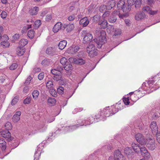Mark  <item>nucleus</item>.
I'll return each mask as SVG.
<instances>
[{
    "label": "nucleus",
    "mask_w": 160,
    "mask_h": 160,
    "mask_svg": "<svg viewBox=\"0 0 160 160\" xmlns=\"http://www.w3.org/2000/svg\"><path fill=\"white\" fill-rule=\"evenodd\" d=\"M76 14L74 13L69 16L68 18V20L71 21L74 20L76 17Z\"/></svg>",
    "instance_id": "nucleus-48"
},
{
    "label": "nucleus",
    "mask_w": 160,
    "mask_h": 160,
    "mask_svg": "<svg viewBox=\"0 0 160 160\" xmlns=\"http://www.w3.org/2000/svg\"><path fill=\"white\" fill-rule=\"evenodd\" d=\"M82 36L83 37V42L84 43H89L92 40L93 38L92 34L87 30L82 31Z\"/></svg>",
    "instance_id": "nucleus-1"
},
{
    "label": "nucleus",
    "mask_w": 160,
    "mask_h": 160,
    "mask_svg": "<svg viewBox=\"0 0 160 160\" xmlns=\"http://www.w3.org/2000/svg\"><path fill=\"white\" fill-rule=\"evenodd\" d=\"M0 134L3 138H7L8 141H11L12 138L11 137V134L10 132L7 130H3L0 132Z\"/></svg>",
    "instance_id": "nucleus-7"
},
{
    "label": "nucleus",
    "mask_w": 160,
    "mask_h": 160,
    "mask_svg": "<svg viewBox=\"0 0 160 160\" xmlns=\"http://www.w3.org/2000/svg\"><path fill=\"white\" fill-rule=\"evenodd\" d=\"M145 17V15L143 12H139L137 13L135 16V19L137 20H139L143 19Z\"/></svg>",
    "instance_id": "nucleus-18"
},
{
    "label": "nucleus",
    "mask_w": 160,
    "mask_h": 160,
    "mask_svg": "<svg viewBox=\"0 0 160 160\" xmlns=\"http://www.w3.org/2000/svg\"><path fill=\"white\" fill-rule=\"evenodd\" d=\"M124 153L127 155L132 156L133 155L134 152H132L131 148L127 147L124 150Z\"/></svg>",
    "instance_id": "nucleus-21"
},
{
    "label": "nucleus",
    "mask_w": 160,
    "mask_h": 160,
    "mask_svg": "<svg viewBox=\"0 0 160 160\" xmlns=\"http://www.w3.org/2000/svg\"><path fill=\"white\" fill-rule=\"evenodd\" d=\"M119 12L117 11H114L112 14V19L111 18V22H115L117 20V17L118 15L119 14Z\"/></svg>",
    "instance_id": "nucleus-20"
},
{
    "label": "nucleus",
    "mask_w": 160,
    "mask_h": 160,
    "mask_svg": "<svg viewBox=\"0 0 160 160\" xmlns=\"http://www.w3.org/2000/svg\"><path fill=\"white\" fill-rule=\"evenodd\" d=\"M135 138L137 141L140 143L142 145L146 144V140L144 138V137L142 134L138 133L135 135Z\"/></svg>",
    "instance_id": "nucleus-5"
},
{
    "label": "nucleus",
    "mask_w": 160,
    "mask_h": 160,
    "mask_svg": "<svg viewBox=\"0 0 160 160\" xmlns=\"http://www.w3.org/2000/svg\"><path fill=\"white\" fill-rule=\"evenodd\" d=\"M67 44V42L66 40H62L60 41L58 45L59 48L62 50L66 47Z\"/></svg>",
    "instance_id": "nucleus-22"
},
{
    "label": "nucleus",
    "mask_w": 160,
    "mask_h": 160,
    "mask_svg": "<svg viewBox=\"0 0 160 160\" xmlns=\"http://www.w3.org/2000/svg\"><path fill=\"white\" fill-rule=\"evenodd\" d=\"M97 40L99 41H101V42H103V43L105 42V41H106V39L105 37V35L103 36H101L97 39Z\"/></svg>",
    "instance_id": "nucleus-45"
},
{
    "label": "nucleus",
    "mask_w": 160,
    "mask_h": 160,
    "mask_svg": "<svg viewBox=\"0 0 160 160\" xmlns=\"http://www.w3.org/2000/svg\"><path fill=\"white\" fill-rule=\"evenodd\" d=\"M48 102L49 103L54 104L56 102V100L54 98H49L48 99Z\"/></svg>",
    "instance_id": "nucleus-41"
},
{
    "label": "nucleus",
    "mask_w": 160,
    "mask_h": 160,
    "mask_svg": "<svg viewBox=\"0 0 160 160\" xmlns=\"http://www.w3.org/2000/svg\"><path fill=\"white\" fill-rule=\"evenodd\" d=\"M32 95L34 99H37L39 95V92L37 90H34L32 92Z\"/></svg>",
    "instance_id": "nucleus-40"
},
{
    "label": "nucleus",
    "mask_w": 160,
    "mask_h": 160,
    "mask_svg": "<svg viewBox=\"0 0 160 160\" xmlns=\"http://www.w3.org/2000/svg\"><path fill=\"white\" fill-rule=\"evenodd\" d=\"M89 22V21L87 17H84L81 19L79 22V24L82 25L83 27L87 26Z\"/></svg>",
    "instance_id": "nucleus-16"
},
{
    "label": "nucleus",
    "mask_w": 160,
    "mask_h": 160,
    "mask_svg": "<svg viewBox=\"0 0 160 160\" xmlns=\"http://www.w3.org/2000/svg\"><path fill=\"white\" fill-rule=\"evenodd\" d=\"M95 34L96 37L98 38L101 36L106 35V32L104 30L101 29L99 28L96 29Z\"/></svg>",
    "instance_id": "nucleus-14"
},
{
    "label": "nucleus",
    "mask_w": 160,
    "mask_h": 160,
    "mask_svg": "<svg viewBox=\"0 0 160 160\" xmlns=\"http://www.w3.org/2000/svg\"><path fill=\"white\" fill-rule=\"evenodd\" d=\"M113 36L112 37L114 38H117L120 35L121 33V30L118 28H115L114 30L113 31Z\"/></svg>",
    "instance_id": "nucleus-19"
},
{
    "label": "nucleus",
    "mask_w": 160,
    "mask_h": 160,
    "mask_svg": "<svg viewBox=\"0 0 160 160\" xmlns=\"http://www.w3.org/2000/svg\"><path fill=\"white\" fill-rule=\"evenodd\" d=\"M46 129V127L44 126L43 125H42L39 126L38 128V130H37L36 132H43Z\"/></svg>",
    "instance_id": "nucleus-31"
},
{
    "label": "nucleus",
    "mask_w": 160,
    "mask_h": 160,
    "mask_svg": "<svg viewBox=\"0 0 160 160\" xmlns=\"http://www.w3.org/2000/svg\"><path fill=\"white\" fill-rule=\"evenodd\" d=\"M74 25L73 24L69 23L68 25L64 24L62 27V29H64L66 28V31L68 32H71L74 28Z\"/></svg>",
    "instance_id": "nucleus-13"
},
{
    "label": "nucleus",
    "mask_w": 160,
    "mask_h": 160,
    "mask_svg": "<svg viewBox=\"0 0 160 160\" xmlns=\"http://www.w3.org/2000/svg\"><path fill=\"white\" fill-rule=\"evenodd\" d=\"M41 24V20H38L35 22L33 26L34 28L37 29L39 27Z\"/></svg>",
    "instance_id": "nucleus-30"
},
{
    "label": "nucleus",
    "mask_w": 160,
    "mask_h": 160,
    "mask_svg": "<svg viewBox=\"0 0 160 160\" xmlns=\"http://www.w3.org/2000/svg\"><path fill=\"white\" fill-rule=\"evenodd\" d=\"M22 47L19 46L17 49V52L18 55L19 56H22L24 54L25 50L24 48H22Z\"/></svg>",
    "instance_id": "nucleus-26"
},
{
    "label": "nucleus",
    "mask_w": 160,
    "mask_h": 160,
    "mask_svg": "<svg viewBox=\"0 0 160 160\" xmlns=\"http://www.w3.org/2000/svg\"><path fill=\"white\" fill-rule=\"evenodd\" d=\"M125 4L124 0L119 1L117 4V8L118 10H122L123 12H129L130 11V6L126 7Z\"/></svg>",
    "instance_id": "nucleus-3"
},
{
    "label": "nucleus",
    "mask_w": 160,
    "mask_h": 160,
    "mask_svg": "<svg viewBox=\"0 0 160 160\" xmlns=\"http://www.w3.org/2000/svg\"><path fill=\"white\" fill-rule=\"evenodd\" d=\"M72 68V65L71 64L68 65L66 64V66L64 67V69L67 71H69L71 70Z\"/></svg>",
    "instance_id": "nucleus-58"
},
{
    "label": "nucleus",
    "mask_w": 160,
    "mask_h": 160,
    "mask_svg": "<svg viewBox=\"0 0 160 160\" xmlns=\"http://www.w3.org/2000/svg\"><path fill=\"white\" fill-rule=\"evenodd\" d=\"M21 112L20 111H18L15 113L12 118V120L13 122H16L18 121L20 119V116L21 115Z\"/></svg>",
    "instance_id": "nucleus-15"
},
{
    "label": "nucleus",
    "mask_w": 160,
    "mask_h": 160,
    "mask_svg": "<svg viewBox=\"0 0 160 160\" xmlns=\"http://www.w3.org/2000/svg\"><path fill=\"white\" fill-rule=\"evenodd\" d=\"M6 129L8 131L12 128V124L10 122H7L4 125Z\"/></svg>",
    "instance_id": "nucleus-35"
},
{
    "label": "nucleus",
    "mask_w": 160,
    "mask_h": 160,
    "mask_svg": "<svg viewBox=\"0 0 160 160\" xmlns=\"http://www.w3.org/2000/svg\"><path fill=\"white\" fill-rule=\"evenodd\" d=\"M147 148L145 147H142L140 148V151L141 154L147 151Z\"/></svg>",
    "instance_id": "nucleus-61"
},
{
    "label": "nucleus",
    "mask_w": 160,
    "mask_h": 160,
    "mask_svg": "<svg viewBox=\"0 0 160 160\" xmlns=\"http://www.w3.org/2000/svg\"><path fill=\"white\" fill-rule=\"evenodd\" d=\"M50 94L53 97H55L57 96V92L53 88H51L49 90Z\"/></svg>",
    "instance_id": "nucleus-36"
},
{
    "label": "nucleus",
    "mask_w": 160,
    "mask_h": 160,
    "mask_svg": "<svg viewBox=\"0 0 160 160\" xmlns=\"http://www.w3.org/2000/svg\"><path fill=\"white\" fill-rule=\"evenodd\" d=\"M151 9V8L149 6L145 7L142 9L143 12H146L148 13Z\"/></svg>",
    "instance_id": "nucleus-60"
},
{
    "label": "nucleus",
    "mask_w": 160,
    "mask_h": 160,
    "mask_svg": "<svg viewBox=\"0 0 160 160\" xmlns=\"http://www.w3.org/2000/svg\"><path fill=\"white\" fill-rule=\"evenodd\" d=\"M150 128L153 134H155L157 136V134H159L158 133V128L156 122H152L150 124Z\"/></svg>",
    "instance_id": "nucleus-10"
},
{
    "label": "nucleus",
    "mask_w": 160,
    "mask_h": 160,
    "mask_svg": "<svg viewBox=\"0 0 160 160\" xmlns=\"http://www.w3.org/2000/svg\"><path fill=\"white\" fill-rule=\"evenodd\" d=\"M59 83L61 85H65L66 84V81L64 78H62V79H60L59 81Z\"/></svg>",
    "instance_id": "nucleus-51"
},
{
    "label": "nucleus",
    "mask_w": 160,
    "mask_h": 160,
    "mask_svg": "<svg viewBox=\"0 0 160 160\" xmlns=\"http://www.w3.org/2000/svg\"><path fill=\"white\" fill-rule=\"evenodd\" d=\"M64 89L62 87L60 86L57 88V92L59 94H62L64 92Z\"/></svg>",
    "instance_id": "nucleus-50"
},
{
    "label": "nucleus",
    "mask_w": 160,
    "mask_h": 160,
    "mask_svg": "<svg viewBox=\"0 0 160 160\" xmlns=\"http://www.w3.org/2000/svg\"><path fill=\"white\" fill-rule=\"evenodd\" d=\"M44 73L43 72H41L38 75V78L39 80H42L44 77Z\"/></svg>",
    "instance_id": "nucleus-63"
},
{
    "label": "nucleus",
    "mask_w": 160,
    "mask_h": 160,
    "mask_svg": "<svg viewBox=\"0 0 160 160\" xmlns=\"http://www.w3.org/2000/svg\"><path fill=\"white\" fill-rule=\"evenodd\" d=\"M6 143L3 139H0V148L2 150H5L6 148Z\"/></svg>",
    "instance_id": "nucleus-25"
},
{
    "label": "nucleus",
    "mask_w": 160,
    "mask_h": 160,
    "mask_svg": "<svg viewBox=\"0 0 160 160\" xmlns=\"http://www.w3.org/2000/svg\"><path fill=\"white\" fill-rule=\"evenodd\" d=\"M60 62L63 65H65L68 62L67 59L66 58L63 57L61 59Z\"/></svg>",
    "instance_id": "nucleus-46"
},
{
    "label": "nucleus",
    "mask_w": 160,
    "mask_h": 160,
    "mask_svg": "<svg viewBox=\"0 0 160 160\" xmlns=\"http://www.w3.org/2000/svg\"><path fill=\"white\" fill-rule=\"evenodd\" d=\"M8 41L3 40L1 42V44L2 46L5 47H7L9 46V43L7 42Z\"/></svg>",
    "instance_id": "nucleus-54"
},
{
    "label": "nucleus",
    "mask_w": 160,
    "mask_h": 160,
    "mask_svg": "<svg viewBox=\"0 0 160 160\" xmlns=\"http://www.w3.org/2000/svg\"><path fill=\"white\" fill-rule=\"evenodd\" d=\"M149 138L147 139L148 142L146 144L147 148L149 150L153 151L155 149V140L151 135H149Z\"/></svg>",
    "instance_id": "nucleus-2"
},
{
    "label": "nucleus",
    "mask_w": 160,
    "mask_h": 160,
    "mask_svg": "<svg viewBox=\"0 0 160 160\" xmlns=\"http://www.w3.org/2000/svg\"><path fill=\"white\" fill-rule=\"evenodd\" d=\"M109 106L108 107H106V108H104L103 109V111H101L100 112V115H96V117L97 118H101L102 114L103 113V115L105 116V117H109L110 115V111L109 109H107V108H109Z\"/></svg>",
    "instance_id": "nucleus-9"
},
{
    "label": "nucleus",
    "mask_w": 160,
    "mask_h": 160,
    "mask_svg": "<svg viewBox=\"0 0 160 160\" xmlns=\"http://www.w3.org/2000/svg\"><path fill=\"white\" fill-rule=\"evenodd\" d=\"M96 39L97 41H95V43L96 44V45L97 46L98 48H100L103 44V42H101V41L99 40H98L97 39ZM94 40H95L94 39Z\"/></svg>",
    "instance_id": "nucleus-42"
},
{
    "label": "nucleus",
    "mask_w": 160,
    "mask_h": 160,
    "mask_svg": "<svg viewBox=\"0 0 160 160\" xmlns=\"http://www.w3.org/2000/svg\"><path fill=\"white\" fill-rule=\"evenodd\" d=\"M0 82L2 83L5 82L6 84H9L10 83L9 80L7 77L1 78L0 79Z\"/></svg>",
    "instance_id": "nucleus-28"
},
{
    "label": "nucleus",
    "mask_w": 160,
    "mask_h": 160,
    "mask_svg": "<svg viewBox=\"0 0 160 160\" xmlns=\"http://www.w3.org/2000/svg\"><path fill=\"white\" fill-rule=\"evenodd\" d=\"M46 52L47 54L52 56L56 54V52L55 51V49L52 47L48 48Z\"/></svg>",
    "instance_id": "nucleus-17"
},
{
    "label": "nucleus",
    "mask_w": 160,
    "mask_h": 160,
    "mask_svg": "<svg viewBox=\"0 0 160 160\" xmlns=\"http://www.w3.org/2000/svg\"><path fill=\"white\" fill-rule=\"evenodd\" d=\"M1 15L2 18H5L7 16V13L5 11H2Z\"/></svg>",
    "instance_id": "nucleus-62"
},
{
    "label": "nucleus",
    "mask_w": 160,
    "mask_h": 160,
    "mask_svg": "<svg viewBox=\"0 0 160 160\" xmlns=\"http://www.w3.org/2000/svg\"><path fill=\"white\" fill-rule=\"evenodd\" d=\"M41 69L39 68H33L32 72L33 73L38 72L41 71Z\"/></svg>",
    "instance_id": "nucleus-64"
},
{
    "label": "nucleus",
    "mask_w": 160,
    "mask_h": 160,
    "mask_svg": "<svg viewBox=\"0 0 160 160\" xmlns=\"http://www.w3.org/2000/svg\"><path fill=\"white\" fill-rule=\"evenodd\" d=\"M39 11V8L37 7H35L32 8L29 11V13L32 15H36Z\"/></svg>",
    "instance_id": "nucleus-23"
},
{
    "label": "nucleus",
    "mask_w": 160,
    "mask_h": 160,
    "mask_svg": "<svg viewBox=\"0 0 160 160\" xmlns=\"http://www.w3.org/2000/svg\"><path fill=\"white\" fill-rule=\"evenodd\" d=\"M126 13L123 14H120L119 13L118 14V16L119 18H126L128 16V12H126Z\"/></svg>",
    "instance_id": "nucleus-52"
},
{
    "label": "nucleus",
    "mask_w": 160,
    "mask_h": 160,
    "mask_svg": "<svg viewBox=\"0 0 160 160\" xmlns=\"http://www.w3.org/2000/svg\"><path fill=\"white\" fill-rule=\"evenodd\" d=\"M63 26V25H62L61 22H58L54 26L52 29L54 33L57 32L61 29H62Z\"/></svg>",
    "instance_id": "nucleus-12"
},
{
    "label": "nucleus",
    "mask_w": 160,
    "mask_h": 160,
    "mask_svg": "<svg viewBox=\"0 0 160 160\" xmlns=\"http://www.w3.org/2000/svg\"><path fill=\"white\" fill-rule=\"evenodd\" d=\"M106 8V6L105 5L101 6L99 8V11L101 12H103L104 11H105Z\"/></svg>",
    "instance_id": "nucleus-59"
},
{
    "label": "nucleus",
    "mask_w": 160,
    "mask_h": 160,
    "mask_svg": "<svg viewBox=\"0 0 160 160\" xmlns=\"http://www.w3.org/2000/svg\"><path fill=\"white\" fill-rule=\"evenodd\" d=\"M31 100V98L30 97H28L26 98L24 100L23 103L24 104H28L30 103Z\"/></svg>",
    "instance_id": "nucleus-56"
},
{
    "label": "nucleus",
    "mask_w": 160,
    "mask_h": 160,
    "mask_svg": "<svg viewBox=\"0 0 160 160\" xmlns=\"http://www.w3.org/2000/svg\"><path fill=\"white\" fill-rule=\"evenodd\" d=\"M142 0H137L135 1V7L136 8H139L141 5Z\"/></svg>",
    "instance_id": "nucleus-44"
},
{
    "label": "nucleus",
    "mask_w": 160,
    "mask_h": 160,
    "mask_svg": "<svg viewBox=\"0 0 160 160\" xmlns=\"http://www.w3.org/2000/svg\"><path fill=\"white\" fill-rule=\"evenodd\" d=\"M34 32L32 29L28 31V35L29 38L31 39L33 38L34 36Z\"/></svg>",
    "instance_id": "nucleus-32"
},
{
    "label": "nucleus",
    "mask_w": 160,
    "mask_h": 160,
    "mask_svg": "<svg viewBox=\"0 0 160 160\" xmlns=\"http://www.w3.org/2000/svg\"><path fill=\"white\" fill-rule=\"evenodd\" d=\"M69 61L71 63H74L76 64L82 65L85 62V61L81 58H74L70 57L69 59Z\"/></svg>",
    "instance_id": "nucleus-4"
},
{
    "label": "nucleus",
    "mask_w": 160,
    "mask_h": 160,
    "mask_svg": "<svg viewBox=\"0 0 160 160\" xmlns=\"http://www.w3.org/2000/svg\"><path fill=\"white\" fill-rule=\"evenodd\" d=\"M101 17L99 15H95L93 18L92 21L94 22H98L101 19Z\"/></svg>",
    "instance_id": "nucleus-29"
},
{
    "label": "nucleus",
    "mask_w": 160,
    "mask_h": 160,
    "mask_svg": "<svg viewBox=\"0 0 160 160\" xmlns=\"http://www.w3.org/2000/svg\"><path fill=\"white\" fill-rule=\"evenodd\" d=\"M137 0H127V2L128 4V6H130V10H131V7L132 5L135 4V1Z\"/></svg>",
    "instance_id": "nucleus-47"
},
{
    "label": "nucleus",
    "mask_w": 160,
    "mask_h": 160,
    "mask_svg": "<svg viewBox=\"0 0 160 160\" xmlns=\"http://www.w3.org/2000/svg\"><path fill=\"white\" fill-rule=\"evenodd\" d=\"M18 66V64L17 63H14L9 68L11 70H14L17 68Z\"/></svg>",
    "instance_id": "nucleus-49"
},
{
    "label": "nucleus",
    "mask_w": 160,
    "mask_h": 160,
    "mask_svg": "<svg viewBox=\"0 0 160 160\" xmlns=\"http://www.w3.org/2000/svg\"><path fill=\"white\" fill-rule=\"evenodd\" d=\"M50 62V61L49 59H48L47 58H45L44 60H42V65L44 66V65H48Z\"/></svg>",
    "instance_id": "nucleus-43"
},
{
    "label": "nucleus",
    "mask_w": 160,
    "mask_h": 160,
    "mask_svg": "<svg viewBox=\"0 0 160 160\" xmlns=\"http://www.w3.org/2000/svg\"><path fill=\"white\" fill-rule=\"evenodd\" d=\"M83 124H81L80 125H79L78 124H77L76 125H75L73 126H71L69 127V128L70 129V131H72L74 130H75L76 129L78 128L80 126H82L83 125Z\"/></svg>",
    "instance_id": "nucleus-34"
},
{
    "label": "nucleus",
    "mask_w": 160,
    "mask_h": 160,
    "mask_svg": "<svg viewBox=\"0 0 160 160\" xmlns=\"http://www.w3.org/2000/svg\"><path fill=\"white\" fill-rule=\"evenodd\" d=\"M32 79V78L30 76H29L25 82V84L26 85H28L30 83V81Z\"/></svg>",
    "instance_id": "nucleus-57"
},
{
    "label": "nucleus",
    "mask_w": 160,
    "mask_h": 160,
    "mask_svg": "<svg viewBox=\"0 0 160 160\" xmlns=\"http://www.w3.org/2000/svg\"><path fill=\"white\" fill-rule=\"evenodd\" d=\"M97 50V49L95 48L92 50H89V51L87 52L90 57H93L97 55L98 53Z\"/></svg>",
    "instance_id": "nucleus-24"
},
{
    "label": "nucleus",
    "mask_w": 160,
    "mask_h": 160,
    "mask_svg": "<svg viewBox=\"0 0 160 160\" xmlns=\"http://www.w3.org/2000/svg\"><path fill=\"white\" fill-rule=\"evenodd\" d=\"M53 83L50 80H48L46 83V87L48 89L53 88Z\"/></svg>",
    "instance_id": "nucleus-39"
},
{
    "label": "nucleus",
    "mask_w": 160,
    "mask_h": 160,
    "mask_svg": "<svg viewBox=\"0 0 160 160\" xmlns=\"http://www.w3.org/2000/svg\"><path fill=\"white\" fill-rule=\"evenodd\" d=\"M112 160H126L125 158L121 154L120 151L116 150L114 152V158Z\"/></svg>",
    "instance_id": "nucleus-6"
},
{
    "label": "nucleus",
    "mask_w": 160,
    "mask_h": 160,
    "mask_svg": "<svg viewBox=\"0 0 160 160\" xmlns=\"http://www.w3.org/2000/svg\"><path fill=\"white\" fill-rule=\"evenodd\" d=\"M98 25L100 26V28L104 29L108 27V22L106 20L102 18L98 22Z\"/></svg>",
    "instance_id": "nucleus-11"
},
{
    "label": "nucleus",
    "mask_w": 160,
    "mask_h": 160,
    "mask_svg": "<svg viewBox=\"0 0 160 160\" xmlns=\"http://www.w3.org/2000/svg\"><path fill=\"white\" fill-rule=\"evenodd\" d=\"M144 157L147 158H149L150 157V154L148 152V151H147L146 152H144L141 154Z\"/></svg>",
    "instance_id": "nucleus-55"
},
{
    "label": "nucleus",
    "mask_w": 160,
    "mask_h": 160,
    "mask_svg": "<svg viewBox=\"0 0 160 160\" xmlns=\"http://www.w3.org/2000/svg\"><path fill=\"white\" fill-rule=\"evenodd\" d=\"M51 72L52 74L54 75V76H55L60 73V72L59 70L56 69H52L51 70Z\"/></svg>",
    "instance_id": "nucleus-53"
},
{
    "label": "nucleus",
    "mask_w": 160,
    "mask_h": 160,
    "mask_svg": "<svg viewBox=\"0 0 160 160\" xmlns=\"http://www.w3.org/2000/svg\"><path fill=\"white\" fill-rule=\"evenodd\" d=\"M79 49L78 46L73 45L68 48L67 52L68 53L72 54L77 52Z\"/></svg>",
    "instance_id": "nucleus-8"
},
{
    "label": "nucleus",
    "mask_w": 160,
    "mask_h": 160,
    "mask_svg": "<svg viewBox=\"0 0 160 160\" xmlns=\"http://www.w3.org/2000/svg\"><path fill=\"white\" fill-rule=\"evenodd\" d=\"M62 73L61 72L59 74H58L53 76V78L54 80L58 81L60 80V79H62Z\"/></svg>",
    "instance_id": "nucleus-33"
},
{
    "label": "nucleus",
    "mask_w": 160,
    "mask_h": 160,
    "mask_svg": "<svg viewBox=\"0 0 160 160\" xmlns=\"http://www.w3.org/2000/svg\"><path fill=\"white\" fill-rule=\"evenodd\" d=\"M28 41L27 39H22L19 42V44L20 46L22 47H23L25 45H26L28 43Z\"/></svg>",
    "instance_id": "nucleus-27"
},
{
    "label": "nucleus",
    "mask_w": 160,
    "mask_h": 160,
    "mask_svg": "<svg viewBox=\"0 0 160 160\" xmlns=\"http://www.w3.org/2000/svg\"><path fill=\"white\" fill-rule=\"evenodd\" d=\"M18 98V96H16L13 99L11 102L12 105H15L18 102L19 100Z\"/></svg>",
    "instance_id": "nucleus-38"
},
{
    "label": "nucleus",
    "mask_w": 160,
    "mask_h": 160,
    "mask_svg": "<svg viewBox=\"0 0 160 160\" xmlns=\"http://www.w3.org/2000/svg\"><path fill=\"white\" fill-rule=\"evenodd\" d=\"M95 48L94 45L92 44L89 43L88 46L87 48V52L89 50H92Z\"/></svg>",
    "instance_id": "nucleus-37"
}]
</instances>
